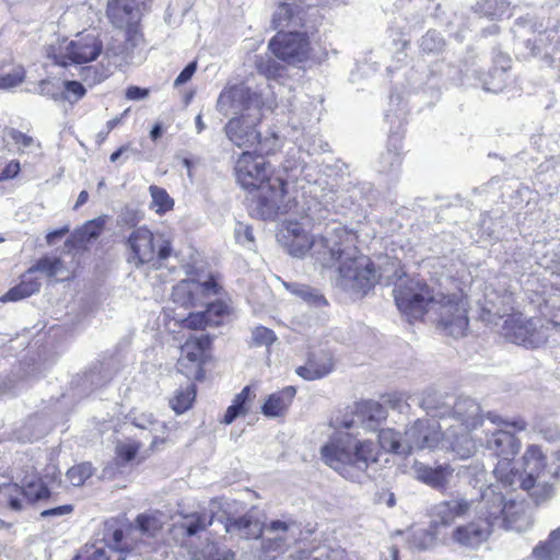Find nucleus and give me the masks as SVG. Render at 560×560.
<instances>
[{"label": "nucleus", "instance_id": "1", "mask_svg": "<svg viewBox=\"0 0 560 560\" xmlns=\"http://www.w3.org/2000/svg\"><path fill=\"white\" fill-rule=\"evenodd\" d=\"M311 220L288 219L282 223L278 237L290 255L303 257L308 250L323 266L338 264L337 284L346 292L362 296L372 289L377 272L370 257L357 247V235L343 228H335L318 238L310 235Z\"/></svg>", "mask_w": 560, "mask_h": 560}, {"label": "nucleus", "instance_id": "2", "mask_svg": "<svg viewBox=\"0 0 560 560\" xmlns=\"http://www.w3.org/2000/svg\"><path fill=\"white\" fill-rule=\"evenodd\" d=\"M488 419L495 428L487 429L485 447L501 458L493 470L500 483L510 487L517 483L536 504L550 500L555 495L560 466L555 462L549 463L539 446H527L522 456V472L510 468L512 459L521 448V441L515 433L525 431L527 423L521 418L510 420L489 415Z\"/></svg>", "mask_w": 560, "mask_h": 560}, {"label": "nucleus", "instance_id": "3", "mask_svg": "<svg viewBox=\"0 0 560 560\" xmlns=\"http://www.w3.org/2000/svg\"><path fill=\"white\" fill-rule=\"evenodd\" d=\"M397 307L410 318L418 319L425 312L439 315V325L446 335L459 338L468 328L467 301L463 296L433 294L420 279H400L394 289Z\"/></svg>", "mask_w": 560, "mask_h": 560}, {"label": "nucleus", "instance_id": "4", "mask_svg": "<svg viewBox=\"0 0 560 560\" xmlns=\"http://www.w3.org/2000/svg\"><path fill=\"white\" fill-rule=\"evenodd\" d=\"M256 142L253 150L244 151L235 163L237 183L247 190L258 189V195L250 202L252 215L261 220L275 219L287 213L293 202L287 197L288 183L280 177H269L268 164L262 153V144Z\"/></svg>", "mask_w": 560, "mask_h": 560}, {"label": "nucleus", "instance_id": "5", "mask_svg": "<svg viewBox=\"0 0 560 560\" xmlns=\"http://www.w3.org/2000/svg\"><path fill=\"white\" fill-rule=\"evenodd\" d=\"M427 415L444 422L443 445L451 448L458 458L472 456L477 450L470 432L482 424L481 408L469 397L454 398L436 392L424 394L420 402Z\"/></svg>", "mask_w": 560, "mask_h": 560}, {"label": "nucleus", "instance_id": "6", "mask_svg": "<svg viewBox=\"0 0 560 560\" xmlns=\"http://www.w3.org/2000/svg\"><path fill=\"white\" fill-rule=\"evenodd\" d=\"M320 454L325 464L343 478L361 481L369 466L377 462L380 451L371 441L340 432L322 447Z\"/></svg>", "mask_w": 560, "mask_h": 560}, {"label": "nucleus", "instance_id": "7", "mask_svg": "<svg viewBox=\"0 0 560 560\" xmlns=\"http://www.w3.org/2000/svg\"><path fill=\"white\" fill-rule=\"evenodd\" d=\"M493 497L492 490H482L471 510L474 518L456 526L450 534L448 541L460 547L475 549L487 541L495 529V521L502 510Z\"/></svg>", "mask_w": 560, "mask_h": 560}, {"label": "nucleus", "instance_id": "8", "mask_svg": "<svg viewBox=\"0 0 560 560\" xmlns=\"http://www.w3.org/2000/svg\"><path fill=\"white\" fill-rule=\"evenodd\" d=\"M511 295H504L498 305L493 300H488L483 311L489 316L504 318L502 324V334L509 341L526 348H538L547 341L548 335L542 325L538 326L539 320L527 318L522 313L509 314L512 310L510 305ZM491 320V317H489Z\"/></svg>", "mask_w": 560, "mask_h": 560}, {"label": "nucleus", "instance_id": "9", "mask_svg": "<svg viewBox=\"0 0 560 560\" xmlns=\"http://www.w3.org/2000/svg\"><path fill=\"white\" fill-rule=\"evenodd\" d=\"M152 0H108L105 15L109 24L124 33V49L132 51L145 44L141 24L143 15L150 11Z\"/></svg>", "mask_w": 560, "mask_h": 560}, {"label": "nucleus", "instance_id": "10", "mask_svg": "<svg viewBox=\"0 0 560 560\" xmlns=\"http://www.w3.org/2000/svg\"><path fill=\"white\" fill-rule=\"evenodd\" d=\"M127 247L130 252L129 260L137 267L144 264L159 267L173 254L172 238L164 233L154 234L145 226L131 231L127 238Z\"/></svg>", "mask_w": 560, "mask_h": 560}, {"label": "nucleus", "instance_id": "11", "mask_svg": "<svg viewBox=\"0 0 560 560\" xmlns=\"http://www.w3.org/2000/svg\"><path fill=\"white\" fill-rule=\"evenodd\" d=\"M268 49L277 59L290 66L305 63L314 58L307 32L279 31L270 38Z\"/></svg>", "mask_w": 560, "mask_h": 560}, {"label": "nucleus", "instance_id": "12", "mask_svg": "<svg viewBox=\"0 0 560 560\" xmlns=\"http://www.w3.org/2000/svg\"><path fill=\"white\" fill-rule=\"evenodd\" d=\"M65 269V262L60 257L45 256L38 259L37 262L22 276L21 282L11 288L0 298V302H18L38 292L40 289V282L36 277H34V272L39 271L49 278H54Z\"/></svg>", "mask_w": 560, "mask_h": 560}, {"label": "nucleus", "instance_id": "13", "mask_svg": "<svg viewBox=\"0 0 560 560\" xmlns=\"http://www.w3.org/2000/svg\"><path fill=\"white\" fill-rule=\"evenodd\" d=\"M445 440V428L441 423H436L434 419H418L407 428L404 435V443L407 447V454L413 451L424 448L434 450L441 447L447 451L443 445Z\"/></svg>", "mask_w": 560, "mask_h": 560}, {"label": "nucleus", "instance_id": "14", "mask_svg": "<svg viewBox=\"0 0 560 560\" xmlns=\"http://www.w3.org/2000/svg\"><path fill=\"white\" fill-rule=\"evenodd\" d=\"M485 490H492L493 497L499 503V509L502 510L495 521V528H505L516 532L527 530L532 524V516L527 513L526 506L523 502H517L512 499L508 500L500 489V485H490Z\"/></svg>", "mask_w": 560, "mask_h": 560}, {"label": "nucleus", "instance_id": "15", "mask_svg": "<svg viewBox=\"0 0 560 560\" xmlns=\"http://www.w3.org/2000/svg\"><path fill=\"white\" fill-rule=\"evenodd\" d=\"M162 517L163 515L158 512L140 514L136 518V525L127 524L126 522L117 518H112L110 521H116L121 526L124 532L121 542L127 541L132 546L129 548L128 552L138 551L139 553H142V545L148 544L145 538H154L161 530L163 526Z\"/></svg>", "mask_w": 560, "mask_h": 560}, {"label": "nucleus", "instance_id": "16", "mask_svg": "<svg viewBox=\"0 0 560 560\" xmlns=\"http://www.w3.org/2000/svg\"><path fill=\"white\" fill-rule=\"evenodd\" d=\"M300 535L301 525L293 518L271 521L262 528V548L265 551L284 552Z\"/></svg>", "mask_w": 560, "mask_h": 560}, {"label": "nucleus", "instance_id": "17", "mask_svg": "<svg viewBox=\"0 0 560 560\" xmlns=\"http://www.w3.org/2000/svg\"><path fill=\"white\" fill-rule=\"evenodd\" d=\"M477 499L467 500L466 498H454L436 503L431 509V529L434 535L443 534L457 518H463L471 514Z\"/></svg>", "mask_w": 560, "mask_h": 560}, {"label": "nucleus", "instance_id": "18", "mask_svg": "<svg viewBox=\"0 0 560 560\" xmlns=\"http://www.w3.org/2000/svg\"><path fill=\"white\" fill-rule=\"evenodd\" d=\"M209 345L208 337L188 339L180 348V357L177 363L178 371L189 380H201L203 377L202 364L206 349Z\"/></svg>", "mask_w": 560, "mask_h": 560}, {"label": "nucleus", "instance_id": "19", "mask_svg": "<svg viewBox=\"0 0 560 560\" xmlns=\"http://www.w3.org/2000/svg\"><path fill=\"white\" fill-rule=\"evenodd\" d=\"M215 293L217 283L212 279L203 282L185 279L173 287L172 300L184 307L197 306L207 303Z\"/></svg>", "mask_w": 560, "mask_h": 560}, {"label": "nucleus", "instance_id": "20", "mask_svg": "<svg viewBox=\"0 0 560 560\" xmlns=\"http://www.w3.org/2000/svg\"><path fill=\"white\" fill-rule=\"evenodd\" d=\"M49 497V490L39 479L30 480L21 488L16 483L0 487V500L7 502L13 511L23 509V501L36 502Z\"/></svg>", "mask_w": 560, "mask_h": 560}, {"label": "nucleus", "instance_id": "21", "mask_svg": "<svg viewBox=\"0 0 560 560\" xmlns=\"http://www.w3.org/2000/svg\"><path fill=\"white\" fill-rule=\"evenodd\" d=\"M103 50V43L95 28L84 30L72 40V62L85 63L95 60Z\"/></svg>", "mask_w": 560, "mask_h": 560}, {"label": "nucleus", "instance_id": "22", "mask_svg": "<svg viewBox=\"0 0 560 560\" xmlns=\"http://www.w3.org/2000/svg\"><path fill=\"white\" fill-rule=\"evenodd\" d=\"M310 7L300 3L280 2L272 15L273 28H302L306 25Z\"/></svg>", "mask_w": 560, "mask_h": 560}, {"label": "nucleus", "instance_id": "23", "mask_svg": "<svg viewBox=\"0 0 560 560\" xmlns=\"http://www.w3.org/2000/svg\"><path fill=\"white\" fill-rule=\"evenodd\" d=\"M228 315V305L223 302L207 303L202 312L190 313L186 318L180 319L183 327L197 330L207 326H219Z\"/></svg>", "mask_w": 560, "mask_h": 560}, {"label": "nucleus", "instance_id": "24", "mask_svg": "<svg viewBox=\"0 0 560 560\" xmlns=\"http://www.w3.org/2000/svg\"><path fill=\"white\" fill-rule=\"evenodd\" d=\"M412 469L419 481L434 489H444L450 483L454 471L448 465L430 467L418 462L415 463Z\"/></svg>", "mask_w": 560, "mask_h": 560}, {"label": "nucleus", "instance_id": "25", "mask_svg": "<svg viewBox=\"0 0 560 560\" xmlns=\"http://www.w3.org/2000/svg\"><path fill=\"white\" fill-rule=\"evenodd\" d=\"M334 366L332 355L329 352L320 351L312 354L305 365L296 369V373L306 381H315L328 375Z\"/></svg>", "mask_w": 560, "mask_h": 560}, {"label": "nucleus", "instance_id": "26", "mask_svg": "<svg viewBox=\"0 0 560 560\" xmlns=\"http://www.w3.org/2000/svg\"><path fill=\"white\" fill-rule=\"evenodd\" d=\"M295 394L293 386H287L271 394L261 407L262 413L271 418L282 416L291 406Z\"/></svg>", "mask_w": 560, "mask_h": 560}, {"label": "nucleus", "instance_id": "27", "mask_svg": "<svg viewBox=\"0 0 560 560\" xmlns=\"http://www.w3.org/2000/svg\"><path fill=\"white\" fill-rule=\"evenodd\" d=\"M122 536L124 532L118 522L106 521L104 523V541L115 555V560H125V555L132 547L127 541L121 542Z\"/></svg>", "mask_w": 560, "mask_h": 560}, {"label": "nucleus", "instance_id": "28", "mask_svg": "<svg viewBox=\"0 0 560 560\" xmlns=\"http://www.w3.org/2000/svg\"><path fill=\"white\" fill-rule=\"evenodd\" d=\"M224 526L226 533L238 535L244 539L258 538L262 534L260 523L249 515L228 520Z\"/></svg>", "mask_w": 560, "mask_h": 560}, {"label": "nucleus", "instance_id": "29", "mask_svg": "<svg viewBox=\"0 0 560 560\" xmlns=\"http://www.w3.org/2000/svg\"><path fill=\"white\" fill-rule=\"evenodd\" d=\"M62 70L60 78H48L39 83V93L42 95L51 97L56 102H65L68 92H70V80L67 79Z\"/></svg>", "mask_w": 560, "mask_h": 560}, {"label": "nucleus", "instance_id": "30", "mask_svg": "<svg viewBox=\"0 0 560 560\" xmlns=\"http://www.w3.org/2000/svg\"><path fill=\"white\" fill-rule=\"evenodd\" d=\"M533 560H560V527L552 530L546 541L539 542L532 552Z\"/></svg>", "mask_w": 560, "mask_h": 560}, {"label": "nucleus", "instance_id": "31", "mask_svg": "<svg viewBox=\"0 0 560 560\" xmlns=\"http://www.w3.org/2000/svg\"><path fill=\"white\" fill-rule=\"evenodd\" d=\"M255 395L252 394L250 386H245L240 394H237L232 405L228 408L223 422L231 424L237 417L245 416L249 410V404Z\"/></svg>", "mask_w": 560, "mask_h": 560}, {"label": "nucleus", "instance_id": "32", "mask_svg": "<svg viewBox=\"0 0 560 560\" xmlns=\"http://www.w3.org/2000/svg\"><path fill=\"white\" fill-rule=\"evenodd\" d=\"M213 522V513L208 512H192L184 515L179 524L180 528L185 530L187 536H194L201 530H205Z\"/></svg>", "mask_w": 560, "mask_h": 560}, {"label": "nucleus", "instance_id": "33", "mask_svg": "<svg viewBox=\"0 0 560 560\" xmlns=\"http://www.w3.org/2000/svg\"><path fill=\"white\" fill-rule=\"evenodd\" d=\"M47 58L52 61L51 67L67 70L70 60V42L67 37L58 38L47 47Z\"/></svg>", "mask_w": 560, "mask_h": 560}, {"label": "nucleus", "instance_id": "34", "mask_svg": "<svg viewBox=\"0 0 560 560\" xmlns=\"http://www.w3.org/2000/svg\"><path fill=\"white\" fill-rule=\"evenodd\" d=\"M284 288L308 305L320 306L326 304L325 298L316 290L303 283L283 282Z\"/></svg>", "mask_w": 560, "mask_h": 560}, {"label": "nucleus", "instance_id": "35", "mask_svg": "<svg viewBox=\"0 0 560 560\" xmlns=\"http://www.w3.org/2000/svg\"><path fill=\"white\" fill-rule=\"evenodd\" d=\"M508 0H478L475 4V12L490 20H499L509 11Z\"/></svg>", "mask_w": 560, "mask_h": 560}, {"label": "nucleus", "instance_id": "36", "mask_svg": "<svg viewBox=\"0 0 560 560\" xmlns=\"http://www.w3.org/2000/svg\"><path fill=\"white\" fill-rule=\"evenodd\" d=\"M362 424L365 430L376 431L382 421L386 419V410L375 401L364 404L362 410Z\"/></svg>", "mask_w": 560, "mask_h": 560}, {"label": "nucleus", "instance_id": "37", "mask_svg": "<svg viewBox=\"0 0 560 560\" xmlns=\"http://www.w3.org/2000/svg\"><path fill=\"white\" fill-rule=\"evenodd\" d=\"M380 446L396 454L407 455V447L404 443V438L393 429H382L378 432Z\"/></svg>", "mask_w": 560, "mask_h": 560}, {"label": "nucleus", "instance_id": "38", "mask_svg": "<svg viewBox=\"0 0 560 560\" xmlns=\"http://www.w3.org/2000/svg\"><path fill=\"white\" fill-rule=\"evenodd\" d=\"M149 191L151 196L150 209L155 213L162 215L173 209L174 200L164 188L151 185Z\"/></svg>", "mask_w": 560, "mask_h": 560}, {"label": "nucleus", "instance_id": "39", "mask_svg": "<svg viewBox=\"0 0 560 560\" xmlns=\"http://www.w3.org/2000/svg\"><path fill=\"white\" fill-rule=\"evenodd\" d=\"M140 443L133 440L118 442L116 445V458L121 464L141 463L144 457L138 456Z\"/></svg>", "mask_w": 560, "mask_h": 560}, {"label": "nucleus", "instance_id": "40", "mask_svg": "<svg viewBox=\"0 0 560 560\" xmlns=\"http://www.w3.org/2000/svg\"><path fill=\"white\" fill-rule=\"evenodd\" d=\"M195 397V385L188 384L186 387L179 388L175 392L174 396L170 400V405L176 413H183L190 408Z\"/></svg>", "mask_w": 560, "mask_h": 560}, {"label": "nucleus", "instance_id": "41", "mask_svg": "<svg viewBox=\"0 0 560 560\" xmlns=\"http://www.w3.org/2000/svg\"><path fill=\"white\" fill-rule=\"evenodd\" d=\"M301 178H296V186L303 190L304 195L310 194L317 197V187H320L325 182L322 178H315V168L311 165H304L301 168Z\"/></svg>", "mask_w": 560, "mask_h": 560}, {"label": "nucleus", "instance_id": "42", "mask_svg": "<svg viewBox=\"0 0 560 560\" xmlns=\"http://www.w3.org/2000/svg\"><path fill=\"white\" fill-rule=\"evenodd\" d=\"M75 560H115V555L105 545L103 537L100 546H86L84 551L75 557Z\"/></svg>", "mask_w": 560, "mask_h": 560}, {"label": "nucleus", "instance_id": "43", "mask_svg": "<svg viewBox=\"0 0 560 560\" xmlns=\"http://www.w3.org/2000/svg\"><path fill=\"white\" fill-rule=\"evenodd\" d=\"M105 224V218H97L89 221L83 228L72 234V241L78 240L81 242L90 241L97 237Z\"/></svg>", "mask_w": 560, "mask_h": 560}, {"label": "nucleus", "instance_id": "44", "mask_svg": "<svg viewBox=\"0 0 560 560\" xmlns=\"http://www.w3.org/2000/svg\"><path fill=\"white\" fill-rule=\"evenodd\" d=\"M256 69L267 79H278L284 72V67L271 58H260L257 60Z\"/></svg>", "mask_w": 560, "mask_h": 560}, {"label": "nucleus", "instance_id": "45", "mask_svg": "<svg viewBox=\"0 0 560 560\" xmlns=\"http://www.w3.org/2000/svg\"><path fill=\"white\" fill-rule=\"evenodd\" d=\"M234 237L236 243L245 248L253 249L255 246L253 229L248 224L236 222L234 228Z\"/></svg>", "mask_w": 560, "mask_h": 560}, {"label": "nucleus", "instance_id": "46", "mask_svg": "<svg viewBox=\"0 0 560 560\" xmlns=\"http://www.w3.org/2000/svg\"><path fill=\"white\" fill-rule=\"evenodd\" d=\"M25 79V70L22 66H15L10 72L0 74V89L10 90L20 85Z\"/></svg>", "mask_w": 560, "mask_h": 560}, {"label": "nucleus", "instance_id": "47", "mask_svg": "<svg viewBox=\"0 0 560 560\" xmlns=\"http://www.w3.org/2000/svg\"><path fill=\"white\" fill-rule=\"evenodd\" d=\"M46 242L48 246H57L58 244H63V254L70 253V235H69V226L65 225L58 230L51 231L46 235Z\"/></svg>", "mask_w": 560, "mask_h": 560}, {"label": "nucleus", "instance_id": "48", "mask_svg": "<svg viewBox=\"0 0 560 560\" xmlns=\"http://www.w3.org/2000/svg\"><path fill=\"white\" fill-rule=\"evenodd\" d=\"M277 340L276 334L264 326H257L252 331V341L255 346H271Z\"/></svg>", "mask_w": 560, "mask_h": 560}, {"label": "nucleus", "instance_id": "49", "mask_svg": "<svg viewBox=\"0 0 560 560\" xmlns=\"http://www.w3.org/2000/svg\"><path fill=\"white\" fill-rule=\"evenodd\" d=\"M311 560H348L345 550L328 547L317 548L312 551Z\"/></svg>", "mask_w": 560, "mask_h": 560}, {"label": "nucleus", "instance_id": "50", "mask_svg": "<svg viewBox=\"0 0 560 560\" xmlns=\"http://www.w3.org/2000/svg\"><path fill=\"white\" fill-rule=\"evenodd\" d=\"M92 466L90 463H82L72 467V486H81L92 476Z\"/></svg>", "mask_w": 560, "mask_h": 560}, {"label": "nucleus", "instance_id": "51", "mask_svg": "<svg viewBox=\"0 0 560 560\" xmlns=\"http://www.w3.org/2000/svg\"><path fill=\"white\" fill-rule=\"evenodd\" d=\"M21 171L20 162L12 160L2 170H0V183L13 179Z\"/></svg>", "mask_w": 560, "mask_h": 560}, {"label": "nucleus", "instance_id": "52", "mask_svg": "<svg viewBox=\"0 0 560 560\" xmlns=\"http://www.w3.org/2000/svg\"><path fill=\"white\" fill-rule=\"evenodd\" d=\"M196 70H197V62L196 61L189 62L175 79V85L178 86V85H182V84L188 82L191 79V77L194 75V73L196 72Z\"/></svg>", "mask_w": 560, "mask_h": 560}, {"label": "nucleus", "instance_id": "53", "mask_svg": "<svg viewBox=\"0 0 560 560\" xmlns=\"http://www.w3.org/2000/svg\"><path fill=\"white\" fill-rule=\"evenodd\" d=\"M149 93L150 91L148 89L130 85L126 89L125 95L128 100L137 101L148 97Z\"/></svg>", "mask_w": 560, "mask_h": 560}, {"label": "nucleus", "instance_id": "54", "mask_svg": "<svg viewBox=\"0 0 560 560\" xmlns=\"http://www.w3.org/2000/svg\"><path fill=\"white\" fill-rule=\"evenodd\" d=\"M70 513V505L65 504L57 508L47 509L40 512L42 517L61 516Z\"/></svg>", "mask_w": 560, "mask_h": 560}, {"label": "nucleus", "instance_id": "55", "mask_svg": "<svg viewBox=\"0 0 560 560\" xmlns=\"http://www.w3.org/2000/svg\"><path fill=\"white\" fill-rule=\"evenodd\" d=\"M207 560H234V553L229 549H215L208 553Z\"/></svg>", "mask_w": 560, "mask_h": 560}, {"label": "nucleus", "instance_id": "56", "mask_svg": "<svg viewBox=\"0 0 560 560\" xmlns=\"http://www.w3.org/2000/svg\"><path fill=\"white\" fill-rule=\"evenodd\" d=\"M2 138H9L10 140H33L32 137L26 136L22 131L15 130L14 128H5Z\"/></svg>", "mask_w": 560, "mask_h": 560}, {"label": "nucleus", "instance_id": "57", "mask_svg": "<svg viewBox=\"0 0 560 560\" xmlns=\"http://www.w3.org/2000/svg\"><path fill=\"white\" fill-rule=\"evenodd\" d=\"M84 383H89L90 385H84V389H88V388H92L94 386H98L101 385V381H100V377L96 373L94 372H91L89 374L85 375V381Z\"/></svg>", "mask_w": 560, "mask_h": 560}, {"label": "nucleus", "instance_id": "58", "mask_svg": "<svg viewBox=\"0 0 560 560\" xmlns=\"http://www.w3.org/2000/svg\"><path fill=\"white\" fill-rule=\"evenodd\" d=\"M85 94V88L79 81L72 80V95L75 98H81Z\"/></svg>", "mask_w": 560, "mask_h": 560}, {"label": "nucleus", "instance_id": "59", "mask_svg": "<svg viewBox=\"0 0 560 560\" xmlns=\"http://www.w3.org/2000/svg\"><path fill=\"white\" fill-rule=\"evenodd\" d=\"M162 136V127L159 124H155L151 129V137L155 140Z\"/></svg>", "mask_w": 560, "mask_h": 560}, {"label": "nucleus", "instance_id": "60", "mask_svg": "<svg viewBox=\"0 0 560 560\" xmlns=\"http://www.w3.org/2000/svg\"><path fill=\"white\" fill-rule=\"evenodd\" d=\"M88 198H89L88 192L85 190L81 191L77 199L75 208L84 205L86 202Z\"/></svg>", "mask_w": 560, "mask_h": 560}, {"label": "nucleus", "instance_id": "61", "mask_svg": "<svg viewBox=\"0 0 560 560\" xmlns=\"http://www.w3.org/2000/svg\"><path fill=\"white\" fill-rule=\"evenodd\" d=\"M126 150H127V148H126V147H122V148H120L119 150L115 151V152L110 155V161H112V162H116V161L119 159V156H120L122 153H125V152H126Z\"/></svg>", "mask_w": 560, "mask_h": 560}, {"label": "nucleus", "instance_id": "62", "mask_svg": "<svg viewBox=\"0 0 560 560\" xmlns=\"http://www.w3.org/2000/svg\"><path fill=\"white\" fill-rule=\"evenodd\" d=\"M120 118H115L108 121V128L113 129L115 126H117L120 122Z\"/></svg>", "mask_w": 560, "mask_h": 560}, {"label": "nucleus", "instance_id": "63", "mask_svg": "<svg viewBox=\"0 0 560 560\" xmlns=\"http://www.w3.org/2000/svg\"><path fill=\"white\" fill-rule=\"evenodd\" d=\"M392 557L393 560H398V550L396 548L392 549Z\"/></svg>", "mask_w": 560, "mask_h": 560}, {"label": "nucleus", "instance_id": "64", "mask_svg": "<svg viewBox=\"0 0 560 560\" xmlns=\"http://www.w3.org/2000/svg\"><path fill=\"white\" fill-rule=\"evenodd\" d=\"M395 503V499H394V494H390L389 499H388V505L389 506H393Z\"/></svg>", "mask_w": 560, "mask_h": 560}]
</instances>
